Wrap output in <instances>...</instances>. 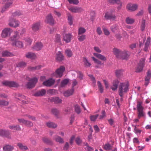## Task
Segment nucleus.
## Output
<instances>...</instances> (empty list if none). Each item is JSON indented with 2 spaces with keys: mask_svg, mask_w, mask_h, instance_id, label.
I'll return each mask as SVG.
<instances>
[{
  "mask_svg": "<svg viewBox=\"0 0 151 151\" xmlns=\"http://www.w3.org/2000/svg\"><path fill=\"white\" fill-rule=\"evenodd\" d=\"M65 54L68 57H70L73 55L72 51L69 49H67L65 51Z\"/></svg>",
  "mask_w": 151,
  "mask_h": 151,
  "instance_id": "49530a36",
  "label": "nucleus"
},
{
  "mask_svg": "<svg viewBox=\"0 0 151 151\" xmlns=\"http://www.w3.org/2000/svg\"><path fill=\"white\" fill-rule=\"evenodd\" d=\"M69 9L72 12L75 13L81 12L83 11V9L81 7L77 6L71 7Z\"/></svg>",
  "mask_w": 151,
  "mask_h": 151,
  "instance_id": "6ab92c4d",
  "label": "nucleus"
},
{
  "mask_svg": "<svg viewBox=\"0 0 151 151\" xmlns=\"http://www.w3.org/2000/svg\"><path fill=\"white\" fill-rule=\"evenodd\" d=\"M151 43V38L148 37L147 38L146 42L145 43V50L147 51L148 49L149 46L150 45Z\"/></svg>",
  "mask_w": 151,
  "mask_h": 151,
  "instance_id": "7c9ffc66",
  "label": "nucleus"
},
{
  "mask_svg": "<svg viewBox=\"0 0 151 151\" xmlns=\"http://www.w3.org/2000/svg\"><path fill=\"white\" fill-rule=\"evenodd\" d=\"M55 82V81L54 79L52 78H50L44 82L43 84L44 86L49 87L53 85Z\"/></svg>",
  "mask_w": 151,
  "mask_h": 151,
  "instance_id": "a211bd4d",
  "label": "nucleus"
},
{
  "mask_svg": "<svg viewBox=\"0 0 151 151\" xmlns=\"http://www.w3.org/2000/svg\"><path fill=\"white\" fill-rule=\"evenodd\" d=\"M112 52L116 57L119 59H127L129 56L128 53L122 51L116 48L113 49Z\"/></svg>",
  "mask_w": 151,
  "mask_h": 151,
  "instance_id": "f03ea898",
  "label": "nucleus"
},
{
  "mask_svg": "<svg viewBox=\"0 0 151 151\" xmlns=\"http://www.w3.org/2000/svg\"><path fill=\"white\" fill-rule=\"evenodd\" d=\"M8 132L7 131L0 130V136H6Z\"/></svg>",
  "mask_w": 151,
  "mask_h": 151,
  "instance_id": "de8ad7c7",
  "label": "nucleus"
},
{
  "mask_svg": "<svg viewBox=\"0 0 151 151\" xmlns=\"http://www.w3.org/2000/svg\"><path fill=\"white\" fill-rule=\"evenodd\" d=\"M52 113L55 116H58L59 113V111L56 109H52Z\"/></svg>",
  "mask_w": 151,
  "mask_h": 151,
  "instance_id": "bf43d9fd",
  "label": "nucleus"
},
{
  "mask_svg": "<svg viewBox=\"0 0 151 151\" xmlns=\"http://www.w3.org/2000/svg\"><path fill=\"white\" fill-rule=\"evenodd\" d=\"M53 101L56 103H61L62 102V100L58 97H55L53 98Z\"/></svg>",
  "mask_w": 151,
  "mask_h": 151,
  "instance_id": "864d4df0",
  "label": "nucleus"
},
{
  "mask_svg": "<svg viewBox=\"0 0 151 151\" xmlns=\"http://www.w3.org/2000/svg\"><path fill=\"white\" fill-rule=\"evenodd\" d=\"M98 116V115H92L90 116V119L92 121H95Z\"/></svg>",
  "mask_w": 151,
  "mask_h": 151,
  "instance_id": "774afa93",
  "label": "nucleus"
},
{
  "mask_svg": "<svg viewBox=\"0 0 151 151\" xmlns=\"http://www.w3.org/2000/svg\"><path fill=\"white\" fill-rule=\"evenodd\" d=\"M14 0H3L4 2H6L5 5L2 7L1 12H3L6 11L11 6L12 1Z\"/></svg>",
  "mask_w": 151,
  "mask_h": 151,
  "instance_id": "f8f14e48",
  "label": "nucleus"
},
{
  "mask_svg": "<svg viewBox=\"0 0 151 151\" xmlns=\"http://www.w3.org/2000/svg\"><path fill=\"white\" fill-rule=\"evenodd\" d=\"M1 52V54H2V57H11L13 55V54L7 51H2Z\"/></svg>",
  "mask_w": 151,
  "mask_h": 151,
  "instance_id": "c85d7f7f",
  "label": "nucleus"
},
{
  "mask_svg": "<svg viewBox=\"0 0 151 151\" xmlns=\"http://www.w3.org/2000/svg\"><path fill=\"white\" fill-rule=\"evenodd\" d=\"M86 38V35H78V40L81 42L83 41Z\"/></svg>",
  "mask_w": 151,
  "mask_h": 151,
  "instance_id": "8fccbe9b",
  "label": "nucleus"
},
{
  "mask_svg": "<svg viewBox=\"0 0 151 151\" xmlns=\"http://www.w3.org/2000/svg\"><path fill=\"white\" fill-rule=\"evenodd\" d=\"M8 104L9 102L7 101L0 100V105L6 106Z\"/></svg>",
  "mask_w": 151,
  "mask_h": 151,
  "instance_id": "e2e57ef3",
  "label": "nucleus"
},
{
  "mask_svg": "<svg viewBox=\"0 0 151 151\" xmlns=\"http://www.w3.org/2000/svg\"><path fill=\"white\" fill-rule=\"evenodd\" d=\"M129 83L127 81L124 82L120 83L119 86L118 93L119 95L121 96L120 100H123V96L124 94L127 92L129 91Z\"/></svg>",
  "mask_w": 151,
  "mask_h": 151,
  "instance_id": "f257e3e1",
  "label": "nucleus"
},
{
  "mask_svg": "<svg viewBox=\"0 0 151 151\" xmlns=\"http://www.w3.org/2000/svg\"><path fill=\"white\" fill-rule=\"evenodd\" d=\"M114 13V12L110 11L106 12L104 16L105 19L107 20H114L116 18V17Z\"/></svg>",
  "mask_w": 151,
  "mask_h": 151,
  "instance_id": "9b49d317",
  "label": "nucleus"
},
{
  "mask_svg": "<svg viewBox=\"0 0 151 151\" xmlns=\"http://www.w3.org/2000/svg\"><path fill=\"white\" fill-rule=\"evenodd\" d=\"M68 20L69 24L71 25L73 24V17L71 15L68 16Z\"/></svg>",
  "mask_w": 151,
  "mask_h": 151,
  "instance_id": "13d9d810",
  "label": "nucleus"
},
{
  "mask_svg": "<svg viewBox=\"0 0 151 151\" xmlns=\"http://www.w3.org/2000/svg\"><path fill=\"white\" fill-rule=\"evenodd\" d=\"M138 7V5L137 4L129 3L127 5V8L129 11L132 12L137 10Z\"/></svg>",
  "mask_w": 151,
  "mask_h": 151,
  "instance_id": "2eb2a0df",
  "label": "nucleus"
},
{
  "mask_svg": "<svg viewBox=\"0 0 151 151\" xmlns=\"http://www.w3.org/2000/svg\"><path fill=\"white\" fill-rule=\"evenodd\" d=\"M19 123L21 124H24L28 127H31L33 126V124L31 122L26 120L23 118L18 119Z\"/></svg>",
  "mask_w": 151,
  "mask_h": 151,
  "instance_id": "9d476101",
  "label": "nucleus"
},
{
  "mask_svg": "<svg viewBox=\"0 0 151 151\" xmlns=\"http://www.w3.org/2000/svg\"><path fill=\"white\" fill-rule=\"evenodd\" d=\"M71 110V109L70 108H67L65 109L64 113L65 114H69L70 113Z\"/></svg>",
  "mask_w": 151,
  "mask_h": 151,
  "instance_id": "69168bd1",
  "label": "nucleus"
},
{
  "mask_svg": "<svg viewBox=\"0 0 151 151\" xmlns=\"http://www.w3.org/2000/svg\"><path fill=\"white\" fill-rule=\"evenodd\" d=\"M97 84L100 92L102 93L103 91L104 88L101 83L98 81L97 82Z\"/></svg>",
  "mask_w": 151,
  "mask_h": 151,
  "instance_id": "37998d69",
  "label": "nucleus"
},
{
  "mask_svg": "<svg viewBox=\"0 0 151 151\" xmlns=\"http://www.w3.org/2000/svg\"><path fill=\"white\" fill-rule=\"evenodd\" d=\"M69 82V80L68 79H65L63 80L61 82L60 86L62 87L65 86Z\"/></svg>",
  "mask_w": 151,
  "mask_h": 151,
  "instance_id": "4c0bfd02",
  "label": "nucleus"
},
{
  "mask_svg": "<svg viewBox=\"0 0 151 151\" xmlns=\"http://www.w3.org/2000/svg\"><path fill=\"white\" fill-rule=\"evenodd\" d=\"M145 59L144 58H142L140 60L136 68L137 72H139L142 71L145 65Z\"/></svg>",
  "mask_w": 151,
  "mask_h": 151,
  "instance_id": "1a4fd4ad",
  "label": "nucleus"
},
{
  "mask_svg": "<svg viewBox=\"0 0 151 151\" xmlns=\"http://www.w3.org/2000/svg\"><path fill=\"white\" fill-rule=\"evenodd\" d=\"M41 65H38L35 67H30L29 68V69L31 70H39L41 69Z\"/></svg>",
  "mask_w": 151,
  "mask_h": 151,
  "instance_id": "09e8293b",
  "label": "nucleus"
},
{
  "mask_svg": "<svg viewBox=\"0 0 151 151\" xmlns=\"http://www.w3.org/2000/svg\"><path fill=\"white\" fill-rule=\"evenodd\" d=\"M103 81L104 84L105 88H108L109 87V83L105 79H104L103 80Z\"/></svg>",
  "mask_w": 151,
  "mask_h": 151,
  "instance_id": "0e129e2a",
  "label": "nucleus"
},
{
  "mask_svg": "<svg viewBox=\"0 0 151 151\" xmlns=\"http://www.w3.org/2000/svg\"><path fill=\"white\" fill-rule=\"evenodd\" d=\"M104 34L106 35H109L110 34V32L109 30L106 28L104 27L103 28Z\"/></svg>",
  "mask_w": 151,
  "mask_h": 151,
  "instance_id": "6e6d98bb",
  "label": "nucleus"
},
{
  "mask_svg": "<svg viewBox=\"0 0 151 151\" xmlns=\"http://www.w3.org/2000/svg\"><path fill=\"white\" fill-rule=\"evenodd\" d=\"M122 71L121 70H117L115 71V73L117 77H119L122 74Z\"/></svg>",
  "mask_w": 151,
  "mask_h": 151,
  "instance_id": "4d7b16f0",
  "label": "nucleus"
},
{
  "mask_svg": "<svg viewBox=\"0 0 151 151\" xmlns=\"http://www.w3.org/2000/svg\"><path fill=\"white\" fill-rule=\"evenodd\" d=\"M19 22L15 19L11 18L9 20L8 25L11 27L15 28L19 27Z\"/></svg>",
  "mask_w": 151,
  "mask_h": 151,
  "instance_id": "423d86ee",
  "label": "nucleus"
},
{
  "mask_svg": "<svg viewBox=\"0 0 151 151\" xmlns=\"http://www.w3.org/2000/svg\"><path fill=\"white\" fill-rule=\"evenodd\" d=\"M12 30L10 28H5L2 31L1 36L3 38H5L10 36Z\"/></svg>",
  "mask_w": 151,
  "mask_h": 151,
  "instance_id": "6e6552de",
  "label": "nucleus"
},
{
  "mask_svg": "<svg viewBox=\"0 0 151 151\" xmlns=\"http://www.w3.org/2000/svg\"><path fill=\"white\" fill-rule=\"evenodd\" d=\"M55 58L57 60L60 61L63 60L64 56L61 52L58 51L56 53Z\"/></svg>",
  "mask_w": 151,
  "mask_h": 151,
  "instance_id": "b1692460",
  "label": "nucleus"
},
{
  "mask_svg": "<svg viewBox=\"0 0 151 151\" xmlns=\"http://www.w3.org/2000/svg\"><path fill=\"white\" fill-rule=\"evenodd\" d=\"M108 1L112 4H117L119 5L118 8L119 9H120L122 6V2L121 0H108Z\"/></svg>",
  "mask_w": 151,
  "mask_h": 151,
  "instance_id": "5701e85b",
  "label": "nucleus"
},
{
  "mask_svg": "<svg viewBox=\"0 0 151 151\" xmlns=\"http://www.w3.org/2000/svg\"><path fill=\"white\" fill-rule=\"evenodd\" d=\"M65 70V67L63 66H61L56 70L55 71L51 74V76L56 78H61Z\"/></svg>",
  "mask_w": 151,
  "mask_h": 151,
  "instance_id": "20e7f679",
  "label": "nucleus"
},
{
  "mask_svg": "<svg viewBox=\"0 0 151 151\" xmlns=\"http://www.w3.org/2000/svg\"><path fill=\"white\" fill-rule=\"evenodd\" d=\"M31 28L32 30L35 32L38 31L40 29V24L39 22H36L33 24Z\"/></svg>",
  "mask_w": 151,
  "mask_h": 151,
  "instance_id": "f3484780",
  "label": "nucleus"
},
{
  "mask_svg": "<svg viewBox=\"0 0 151 151\" xmlns=\"http://www.w3.org/2000/svg\"><path fill=\"white\" fill-rule=\"evenodd\" d=\"M27 80L29 81L27 84L26 86L29 88L34 87L37 81V79L36 78H30L29 77H27Z\"/></svg>",
  "mask_w": 151,
  "mask_h": 151,
  "instance_id": "39448f33",
  "label": "nucleus"
},
{
  "mask_svg": "<svg viewBox=\"0 0 151 151\" xmlns=\"http://www.w3.org/2000/svg\"><path fill=\"white\" fill-rule=\"evenodd\" d=\"M145 20H142L140 22V28L142 31H145Z\"/></svg>",
  "mask_w": 151,
  "mask_h": 151,
  "instance_id": "473e14b6",
  "label": "nucleus"
},
{
  "mask_svg": "<svg viewBox=\"0 0 151 151\" xmlns=\"http://www.w3.org/2000/svg\"><path fill=\"white\" fill-rule=\"evenodd\" d=\"M74 92V89L72 88L71 90L65 91L64 93V95L65 96L68 97L73 94Z\"/></svg>",
  "mask_w": 151,
  "mask_h": 151,
  "instance_id": "c756f323",
  "label": "nucleus"
},
{
  "mask_svg": "<svg viewBox=\"0 0 151 151\" xmlns=\"http://www.w3.org/2000/svg\"><path fill=\"white\" fill-rule=\"evenodd\" d=\"M43 45L40 42L36 43L33 47V49L34 50L39 51L40 50L42 47Z\"/></svg>",
  "mask_w": 151,
  "mask_h": 151,
  "instance_id": "aec40b11",
  "label": "nucleus"
},
{
  "mask_svg": "<svg viewBox=\"0 0 151 151\" xmlns=\"http://www.w3.org/2000/svg\"><path fill=\"white\" fill-rule=\"evenodd\" d=\"M17 146L19 148L22 150H25L27 149L28 148L27 146L24 145L21 143H18L17 144Z\"/></svg>",
  "mask_w": 151,
  "mask_h": 151,
  "instance_id": "ea45409f",
  "label": "nucleus"
},
{
  "mask_svg": "<svg viewBox=\"0 0 151 151\" xmlns=\"http://www.w3.org/2000/svg\"><path fill=\"white\" fill-rule=\"evenodd\" d=\"M3 85L10 87H17L19 86L18 83L13 81H5L2 82Z\"/></svg>",
  "mask_w": 151,
  "mask_h": 151,
  "instance_id": "0eeeda50",
  "label": "nucleus"
},
{
  "mask_svg": "<svg viewBox=\"0 0 151 151\" xmlns=\"http://www.w3.org/2000/svg\"><path fill=\"white\" fill-rule=\"evenodd\" d=\"M119 83V81L117 79L114 80L113 81L112 85L111 87L113 91H115L117 89Z\"/></svg>",
  "mask_w": 151,
  "mask_h": 151,
  "instance_id": "412c9836",
  "label": "nucleus"
},
{
  "mask_svg": "<svg viewBox=\"0 0 151 151\" xmlns=\"http://www.w3.org/2000/svg\"><path fill=\"white\" fill-rule=\"evenodd\" d=\"M96 32L99 35H100L102 33V32L101 27H97Z\"/></svg>",
  "mask_w": 151,
  "mask_h": 151,
  "instance_id": "338daca9",
  "label": "nucleus"
},
{
  "mask_svg": "<svg viewBox=\"0 0 151 151\" xmlns=\"http://www.w3.org/2000/svg\"><path fill=\"white\" fill-rule=\"evenodd\" d=\"M103 148L106 150H109L112 148V146L109 144H106L103 146Z\"/></svg>",
  "mask_w": 151,
  "mask_h": 151,
  "instance_id": "a18cd8bd",
  "label": "nucleus"
},
{
  "mask_svg": "<svg viewBox=\"0 0 151 151\" xmlns=\"http://www.w3.org/2000/svg\"><path fill=\"white\" fill-rule=\"evenodd\" d=\"M86 32V29L83 27H80L79 28L78 30V35H80L83 34Z\"/></svg>",
  "mask_w": 151,
  "mask_h": 151,
  "instance_id": "c03bdc74",
  "label": "nucleus"
},
{
  "mask_svg": "<svg viewBox=\"0 0 151 151\" xmlns=\"http://www.w3.org/2000/svg\"><path fill=\"white\" fill-rule=\"evenodd\" d=\"M69 3L71 4H77L79 3L78 0H68Z\"/></svg>",
  "mask_w": 151,
  "mask_h": 151,
  "instance_id": "680f3d73",
  "label": "nucleus"
},
{
  "mask_svg": "<svg viewBox=\"0 0 151 151\" xmlns=\"http://www.w3.org/2000/svg\"><path fill=\"white\" fill-rule=\"evenodd\" d=\"M134 19L129 17H127L125 20L127 23L128 24H132L134 22Z\"/></svg>",
  "mask_w": 151,
  "mask_h": 151,
  "instance_id": "e433bc0d",
  "label": "nucleus"
},
{
  "mask_svg": "<svg viewBox=\"0 0 151 151\" xmlns=\"http://www.w3.org/2000/svg\"><path fill=\"white\" fill-rule=\"evenodd\" d=\"M111 30L112 32L115 33H117L119 31L118 27L115 25L114 26L111 27Z\"/></svg>",
  "mask_w": 151,
  "mask_h": 151,
  "instance_id": "603ef678",
  "label": "nucleus"
},
{
  "mask_svg": "<svg viewBox=\"0 0 151 151\" xmlns=\"http://www.w3.org/2000/svg\"><path fill=\"white\" fill-rule=\"evenodd\" d=\"M46 91L45 89H42L37 92L34 94V95L35 96H43L44 95Z\"/></svg>",
  "mask_w": 151,
  "mask_h": 151,
  "instance_id": "cd10ccee",
  "label": "nucleus"
},
{
  "mask_svg": "<svg viewBox=\"0 0 151 151\" xmlns=\"http://www.w3.org/2000/svg\"><path fill=\"white\" fill-rule=\"evenodd\" d=\"M23 40L24 41L25 44L27 45H30L32 42V39L29 37H24Z\"/></svg>",
  "mask_w": 151,
  "mask_h": 151,
  "instance_id": "72a5a7b5",
  "label": "nucleus"
},
{
  "mask_svg": "<svg viewBox=\"0 0 151 151\" xmlns=\"http://www.w3.org/2000/svg\"><path fill=\"white\" fill-rule=\"evenodd\" d=\"M72 36L69 33L63 34V40L66 43L70 42L71 40Z\"/></svg>",
  "mask_w": 151,
  "mask_h": 151,
  "instance_id": "ddd939ff",
  "label": "nucleus"
},
{
  "mask_svg": "<svg viewBox=\"0 0 151 151\" xmlns=\"http://www.w3.org/2000/svg\"><path fill=\"white\" fill-rule=\"evenodd\" d=\"M26 57L27 58L32 59H35L36 57V56L35 54L30 52L27 53L26 54Z\"/></svg>",
  "mask_w": 151,
  "mask_h": 151,
  "instance_id": "bb28decb",
  "label": "nucleus"
},
{
  "mask_svg": "<svg viewBox=\"0 0 151 151\" xmlns=\"http://www.w3.org/2000/svg\"><path fill=\"white\" fill-rule=\"evenodd\" d=\"M142 103L141 101L137 102V109L138 112V117L139 118L145 117V113L143 111L144 107L142 106Z\"/></svg>",
  "mask_w": 151,
  "mask_h": 151,
  "instance_id": "7ed1b4c3",
  "label": "nucleus"
},
{
  "mask_svg": "<svg viewBox=\"0 0 151 151\" xmlns=\"http://www.w3.org/2000/svg\"><path fill=\"white\" fill-rule=\"evenodd\" d=\"M54 139L57 142H59L60 143L63 142V139L60 137L56 136L54 138Z\"/></svg>",
  "mask_w": 151,
  "mask_h": 151,
  "instance_id": "3c124183",
  "label": "nucleus"
},
{
  "mask_svg": "<svg viewBox=\"0 0 151 151\" xmlns=\"http://www.w3.org/2000/svg\"><path fill=\"white\" fill-rule=\"evenodd\" d=\"M75 109L76 112L78 114H79L81 112L80 108L77 105H76L75 106Z\"/></svg>",
  "mask_w": 151,
  "mask_h": 151,
  "instance_id": "5fc2aeb1",
  "label": "nucleus"
},
{
  "mask_svg": "<svg viewBox=\"0 0 151 151\" xmlns=\"http://www.w3.org/2000/svg\"><path fill=\"white\" fill-rule=\"evenodd\" d=\"M46 124L48 127L50 128H55L57 126V125L51 122H48Z\"/></svg>",
  "mask_w": 151,
  "mask_h": 151,
  "instance_id": "a19ab883",
  "label": "nucleus"
},
{
  "mask_svg": "<svg viewBox=\"0 0 151 151\" xmlns=\"http://www.w3.org/2000/svg\"><path fill=\"white\" fill-rule=\"evenodd\" d=\"M93 55L99 59L104 61H106L107 59L106 57L103 55L100 54H99L96 53H94Z\"/></svg>",
  "mask_w": 151,
  "mask_h": 151,
  "instance_id": "4be33fe9",
  "label": "nucleus"
},
{
  "mask_svg": "<svg viewBox=\"0 0 151 151\" xmlns=\"http://www.w3.org/2000/svg\"><path fill=\"white\" fill-rule=\"evenodd\" d=\"M9 127L10 129L13 131L20 130H21L20 126L18 125H9Z\"/></svg>",
  "mask_w": 151,
  "mask_h": 151,
  "instance_id": "a878e982",
  "label": "nucleus"
},
{
  "mask_svg": "<svg viewBox=\"0 0 151 151\" xmlns=\"http://www.w3.org/2000/svg\"><path fill=\"white\" fill-rule=\"evenodd\" d=\"M83 62L84 65L85 67H90L91 65V63L88 61L87 59L86 58H83Z\"/></svg>",
  "mask_w": 151,
  "mask_h": 151,
  "instance_id": "2f4dec72",
  "label": "nucleus"
},
{
  "mask_svg": "<svg viewBox=\"0 0 151 151\" xmlns=\"http://www.w3.org/2000/svg\"><path fill=\"white\" fill-rule=\"evenodd\" d=\"M55 41L56 43H59L60 44H61L60 36L59 35H56L55 36Z\"/></svg>",
  "mask_w": 151,
  "mask_h": 151,
  "instance_id": "79ce46f5",
  "label": "nucleus"
},
{
  "mask_svg": "<svg viewBox=\"0 0 151 151\" xmlns=\"http://www.w3.org/2000/svg\"><path fill=\"white\" fill-rule=\"evenodd\" d=\"M91 58L94 61V62L97 64L100 65H103L104 64V63H102L101 61L96 58L94 57H92Z\"/></svg>",
  "mask_w": 151,
  "mask_h": 151,
  "instance_id": "58836bf2",
  "label": "nucleus"
},
{
  "mask_svg": "<svg viewBox=\"0 0 151 151\" xmlns=\"http://www.w3.org/2000/svg\"><path fill=\"white\" fill-rule=\"evenodd\" d=\"M151 77V72L150 71H148L147 73V75L145 78V80L146 81L145 84L147 85L148 83V82L150 80Z\"/></svg>",
  "mask_w": 151,
  "mask_h": 151,
  "instance_id": "c9c22d12",
  "label": "nucleus"
},
{
  "mask_svg": "<svg viewBox=\"0 0 151 151\" xmlns=\"http://www.w3.org/2000/svg\"><path fill=\"white\" fill-rule=\"evenodd\" d=\"M72 74H74V75H76L77 74H78V76L79 78H82L83 75H82V74L79 72L77 73L76 72L73 71L72 72Z\"/></svg>",
  "mask_w": 151,
  "mask_h": 151,
  "instance_id": "052dcab7",
  "label": "nucleus"
},
{
  "mask_svg": "<svg viewBox=\"0 0 151 151\" xmlns=\"http://www.w3.org/2000/svg\"><path fill=\"white\" fill-rule=\"evenodd\" d=\"M14 148L13 146L9 145H6L3 147V150L4 151H12Z\"/></svg>",
  "mask_w": 151,
  "mask_h": 151,
  "instance_id": "393cba45",
  "label": "nucleus"
},
{
  "mask_svg": "<svg viewBox=\"0 0 151 151\" xmlns=\"http://www.w3.org/2000/svg\"><path fill=\"white\" fill-rule=\"evenodd\" d=\"M18 32H15L14 35L10 38L9 40L12 41V42L16 41V39L18 37Z\"/></svg>",
  "mask_w": 151,
  "mask_h": 151,
  "instance_id": "f704fd0d",
  "label": "nucleus"
},
{
  "mask_svg": "<svg viewBox=\"0 0 151 151\" xmlns=\"http://www.w3.org/2000/svg\"><path fill=\"white\" fill-rule=\"evenodd\" d=\"M45 22L51 24H55V21L51 14H49L47 16Z\"/></svg>",
  "mask_w": 151,
  "mask_h": 151,
  "instance_id": "4468645a",
  "label": "nucleus"
},
{
  "mask_svg": "<svg viewBox=\"0 0 151 151\" xmlns=\"http://www.w3.org/2000/svg\"><path fill=\"white\" fill-rule=\"evenodd\" d=\"M12 45L18 48H21L23 47V44L21 41L19 40H17L14 42H12Z\"/></svg>",
  "mask_w": 151,
  "mask_h": 151,
  "instance_id": "dca6fc26",
  "label": "nucleus"
}]
</instances>
